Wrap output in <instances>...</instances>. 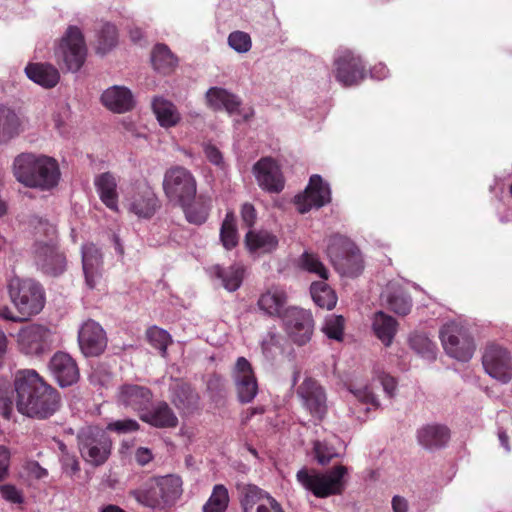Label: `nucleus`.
<instances>
[{
	"mask_svg": "<svg viewBox=\"0 0 512 512\" xmlns=\"http://www.w3.org/2000/svg\"><path fill=\"white\" fill-rule=\"evenodd\" d=\"M14 390L16 408L24 416L45 420L61 407L59 392L35 370H18L14 376Z\"/></svg>",
	"mask_w": 512,
	"mask_h": 512,
	"instance_id": "obj_1",
	"label": "nucleus"
},
{
	"mask_svg": "<svg viewBox=\"0 0 512 512\" xmlns=\"http://www.w3.org/2000/svg\"><path fill=\"white\" fill-rule=\"evenodd\" d=\"M16 179L30 188L50 190L57 186L60 169L57 161L49 156L21 153L13 162Z\"/></svg>",
	"mask_w": 512,
	"mask_h": 512,
	"instance_id": "obj_2",
	"label": "nucleus"
},
{
	"mask_svg": "<svg viewBox=\"0 0 512 512\" xmlns=\"http://www.w3.org/2000/svg\"><path fill=\"white\" fill-rule=\"evenodd\" d=\"M182 484L177 475L152 476L129 490L128 495L143 507L162 510L173 506L181 497Z\"/></svg>",
	"mask_w": 512,
	"mask_h": 512,
	"instance_id": "obj_3",
	"label": "nucleus"
},
{
	"mask_svg": "<svg viewBox=\"0 0 512 512\" xmlns=\"http://www.w3.org/2000/svg\"><path fill=\"white\" fill-rule=\"evenodd\" d=\"M347 475L348 468L341 464L335 465L325 473L303 467L296 473V480L315 497L328 498L343 494L346 488L345 477Z\"/></svg>",
	"mask_w": 512,
	"mask_h": 512,
	"instance_id": "obj_4",
	"label": "nucleus"
},
{
	"mask_svg": "<svg viewBox=\"0 0 512 512\" xmlns=\"http://www.w3.org/2000/svg\"><path fill=\"white\" fill-rule=\"evenodd\" d=\"M7 289L10 300L19 314L29 319L43 309L45 293L35 280L14 276L9 279Z\"/></svg>",
	"mask_w": 512,
	"mask_h": 512,
	"instance_id": "obj_5",
	"label": "nucleus"
},
{
	"mask_svg": "<svg viewBox=\"0 0 512 512\" xmlns=\"http://www.w3.org/2000/svg\"><path fill=\"white\" fill-rule=\"evenodd\" d=\"M327 255L334 268L343 276L357 277L364 269L360 250L347 237L332 236L327 246Z\"/></svg>",
	"mask_w": 512,
	"mask_h": 512,
	"instance_id": "obj_6",
	"label": "nucleus"
},
{
	"mask_svg": "<svg viewBox=\"0 0 512 512\" xmlns=\"http://www.w3.org/2000/svg\"><path fill=\"white\" fill-rule=\"evenodd\" d=\"M162 186L167 199L177 205L186 206L196 199V178L183 166L168 168L164 173Z\"/></svg>",
	"mask_w": 512,
	"mask_h": 512,
	"instance_id": "obj_7",
	"label": "nucleus"
},
{
	"mask_svg": "<svg viewBox=\"0 0 512 512\" xmlns=\"http://www.w3.org/2000/svg\"><path fill=\"white\" fill-rule=\"evenodd\" d=\"M77 440L80 454L87 463L97 467L108 460L112 441L101 428L93 426L83 428L79 432Z\"/></svg>",
	"mask_w": 512,
	"mask_h": 512,
	"instance_id": "obj_8",
	"label": "nucleus"
},
{
	"mask_svg": "<svg viewBox=\"0 0 512 512\" xmlns=\"http://www.w3.org/2000/svg\"><path fill=\"white\" fill-rule=\"evenodd\" d=\"M440 339L449 356L464 362L472 358L475 344L464 325L457 322L446 323L440 330Z\"/></svg>",
	"mask_w": 512,
	"mask_h": 512,
	"instance_id": "obj_9",
	"label": "nucleus"
},
{
	"mask_svg": "<svg viewBox=\"0 0 512 512\" xmlns=\"http://www.w3.org/2000/svg\"><path fill=\"white\" fill-rule=\"evenodd\" d=\"M56 55L67 70L71 72L80 70L86 60L87 48L84 35L78 27L67 28L60 40Z\"/></svg>",
	"mask_w": 512,
	"mask_h": 512,
	"instance_id": "obj_10",
	"label": "nucleus"
},
{
	"mask_svg": "<svg viewBox=\"0 0 512 512\" xmlns=\"http://www.w3.org/2000/svg\"><path fill=\"white\" fill-rule=\"evenodd\" d=\"M333 73L341 85L351 87L365 79L367 70L361 56L347 49L334 59Z\"/></svg>",
	"mask_w": 512,
	"mask_h": 512,
	"instance_id": "obj_11",
	"label": "nucleus"
},
{
	"mask_svg": "<svg viewBox=\"0 0 512 512\" xmlns=\"http://www.w3.org/2000/svg\"><path fill=\"white\" fill-rule=\"evenodd\" d=\"M282 320L289 337L295 344L302 346L311 340L314 331V319L309 310L290 307Z\"/></svg>",
	"mask_w": 512,
	"mask_h": 512,
	"instance_id": "obj_12",
	"label": "nucleus"
},
{
	"mask_svg": "<svg viewBox=\"0 0 512 512\" xmlns=\"http://www.w3.org/2000/svg\"><path fill=\"white\" fill-rule=\"evenodd\" d=\"M482 364L494 379L502 383H508L512 379V357L506 348L495 343L487 345Z\"/></svg>",
	"mask_w": 512,
	"mask_h": 512,
	"instance_id": "obj_13",
	"label": "nucleus"
},
{
	"mask_svg": "<svg viewBox=\"0 0 512 512\" xmlns=\"http://www.w3.org/2000/svg\"><path fill=\"white\" fill-rule=\"evenodd\" d=\"M51 330L40 324H30L20 329L17 337L21 352L26 355H41L50 350L52 344Z\"/></svg>",
	"mask_w": 512,
	"mask_h": 512,
	"instance_id": "obj_14",
	"label": "nucleus"
},
{
	"mask_svg": "<svg viewBox=\"0 0 512 512\" xmlns=\"http://www.w3.org/2000/svg\"><path fill=\"white\" fill-rule=\"evenodd\" d=\"M231 377L239 402L242 404L252 402L258 393V383L253 367L245 357L237 358L231 370Z\"/></svg>",
	"mask_w": 512,
	"mask_h": 512,
	"instance_id": "obj_15",
	"label": "nucleus"
},
{
	"mask_svg": "<svg viewBox=\"0 0 512 512\" xmlns=\"http://www.w3.org/2000/svg\"><path fill=\"white\" fill-rule=\"evenodd\" d=\"M331 201V191L320 175H312L303 194L295 197L294 203L299 213L304 214L314 208H321Z\"/></svg>",
	"mask_w": 512,
	"mask_h": 512,
	"instance_id": "obj_16",
	"label": "nucleus"
},
{
	"mask_svg": "<svg viewBox=\"0 0 512 512\" xmlns=\"http://www.w3.org/2000/svg\"><path fill=\"white\" fill-rule=\"evenodd\" d=\"M253 174L261 189L269 193H280L285 179L277 162L271 157H262L253 165Z\"/></svg>",
	"mask_w": 512,
	"mask_h": 512,
	"instance_id": "obj_17",
	"label": "nucleus"
},
{
	"mask_svg": "<svg viewBox=\"0 0 512 512\" xmlns=\"http://www.w3.org/2000/svg\"><path fill=\"white\" fill-rule=\"evenodd\" d=\"M297 395L314 418L318 420L324 418L327 413L326 394L316 380L306 378L297 388Z\"/></svg>",
	"mask_w": 512,
	"mask_h": 512,
	"instance_id": "obj_18",
	"label": "nucleus"
},
{
	"mask_svg": "<svg viewBox=\"0 0 512 512\" xmlns=\"http://www.w3.org/2000/svg\"><path fill=\"white\" fill-rule=\"evenodd\" d=\"M78 342L82 353L86 357H95L104 352L107 346V337L100 324L88 320L79 330Z\"/></svg>",
	"mask_w": 512,
	"mask_h": 512,
	"instance_id": "obj_19",
	"label": "nucleus"
},
{
	"mask_svg": "<svg viewBox=\"0 0 512 512\" xmlns=\"http://www.w3.org/2000/svg\"><path fill=\"white\" fill-rule=\"evenodd\" d=\"M35 262L41 271L50 276H58L66 269V258L52 243L35 244Z\"/></svg>",
	"mask_w": 512,
	"mask_h": 512,
	"instance_id": "obj_20",
	"label": "nucleus"
},
{
	"mask_svg": "<svg viewBox=\"0 0 512 512\" xmlns=\"http://www.w3.org/2000/svg\"><path fill=\"white\" fill-rule=\"evenodd\" d=\"M153 393L150 388L137 384H123L118 389L117 401L125 408H130L137 412L141 418L142 412H145L151 406Z\"/></svg>",
	"mask_w": 512,
	"mask_h": 512,
	"instance_id": "obj_21",
	"label": "nucleus"
},
{
	"mask_svg": "<svg viewBox=\"0 0 512 512\" xmlns=\"http://www.w3.org/2000/svg\"><path fill=\"white\" fill-rule=\"evenodd\" d=\"M170 401L181 415L186 416L199 409L200 395L190 383L176 380L170 386Z\"/></svg>",
	"mask_w": 512,
	"mask_h": 512,
	"instance_id": "obj_22",
	"label": "nucleus"
},
{
	"mask_svg": "<svg viewBox=\"0 0 512 512\" xmlns=\"http://www.w3.org/2000/svg\"><path fill=\"white\" fill-rule=\"evenodd\" d=\"M288 295L286 290L280 286H271L260 294L257 306L266 316L282 319L286 315Z\"/></svg>",
	"mask_w": 512,
	"mask_h": 512,
	"instance_id": "obj_23",
	"label": "nucleus"
},
{
	"mask_svg": "<svg viewBox=\"0 0 512 512\" xmlns=\"http://www.w3.org/2000/svg\"><path fill=\"white\" fill-rule=\"evenodd\" d=\"M49 368L61 387H68L79 379L76 361L65 352H56L49 362Z\"/></svg>",
	"mask_w": 512,
	"mask_h": 512,
	"instance_id": "obj_24",
	"label": "nucleus"
},
{
	"mask_svg": "<svg viewBox=\"0 0 512 512\" xmlns=\"http://www.w3.org/2000/svg\"><path fill=\"white\" fill-rule=\"evenodd\" d=\"M102 264V254L100 253L99 249L92 243L83 245V272L85 276V282L91 289L95 288L102 278Z\"/></svg>",
	"mask_w": 512,
	"mask_h": 512,
	"instance_id": "obj_25",
	"label": "nucleus"
},
{
	"mask_svg": "<svg viewBox=\"0 0 512 512\" xmlns=\"http://www.w3.org/2000/svg\"><path fill=\"white\" fill-rule=\"evenodd\" d=\"M143 422L160 429L176 428L179 424L178 417L166 401H159L151 408L142 412Z\"/></svg>",
	"mask_w": 512,
	"mask_h": 512,
	"instance_id": "obj_26",
	"label": "nucleus"
},
{
	"mask_svg": "<svg viewBox=\"0 0 512 512\" xmlns=\"http://www.w3.org/2000/svg\"><path fill=\"white\" fill-rule=\"evenodd\" d=\"M105 107L116 113H124L134 106L131 91L124 86H113L105 90L101 96Z\"/></svg>",
	"mask_w": 512,
	"mask_h": 512,
	"instance_id": "obj_27",
	"label": "nucleus"
},
{
	"mask_svg": "<svg viewBox=\"0 0 512 512\" xmlns=\"http://www.w3.org/2000/svg\"><path fill=\"white\" fill-rule=\"evenodd\" d=\"M26 76L34 83L50 89L55 87L59 80V71L48 63H29L25 67Z\"/></svg>",
	"mask_w": 512,
	"mask_h": 512,
	"instance_id": "obj_28",
	"label": "nucleus"
},
{
	"mask_svg": "<svg viewBox=\"0 0 512 512\" xmlns=\"http://www.w3.org/2000/svg\"><path fill=\"white\" fill-rule=\"evenodd\" d=\"M417 439L419 444L425 448H441L448 443L450 430L442 424H428L418 430Z\"/></svg>",
	"mask_w": 512,
	"mask_h": 512,
	"instance_id": "obj_29",
	"label": "nucleus"
},
{
	"mask_svg": "<svg viewBox=\"0 0 512 512\" xmlns=\"http://www.w3.org/2000/svg\"><path fill=\"white\" fill-rule=\"evenodd\" d=\"M94 184L101 201L113 211H118L117 180L111 172L98 175Z\"/></svg>",
	"mask_w": 512,
	"mask_h": 512,
	"instance_id": "obj_30",
	"label": "nucleus"
},
{
	"mask_svg": "<svg viewBox=\"0 0 512 512\" xmlns=\"http://www.w3.org/2000/svg\"><path fill=\"white\" fill-rule=\"evenodd\" d=\"M209 106L213 110L225 109L229 114L238 112L241 105L239 98L226 89L212 87L206 93Z\"/></svg>",
	"mask_w": 512,
	"mask_h": 512,
	"instance_id": "obj_31",
	"label": "nucleus"
},
{
	"mask_svg": "<svg viewBox=\"0 0 512 512\" xmlns=\"http://www.w3.org/2000/svg\"><path fill=\"white\" fill-rule=\"evenodd\" d=\"M372 327L377 338L385 346H390L397 332L398 322L392 316L378 311L374 314Z\"/></svg>",
	"mask_w": 512,
	"mask_h": 512,
	"instance_id": "obj_32",
	"label": "nucleus"
},
{
	"mask_svg": "<svg viewBox=\"0 0 512 512\" xmlns=\"http://www.w3.org/2000/svg\"><path fill=\"white\" fill-rule=\"evenodd\" d=\"M152 109L162 127H174L181 120L180 113L176 106L163 97H155L153 99Z\"/></svg>",
	"mask_w": 512,
	"mask_h": 512,
	"instance_id": "obj_33",
	"label": "nucleus"
},
{
	"mask_svg": "<svg viewBox=\"0 0 512 512\" xmlns=\"http://www.w3.org/2000/svg\"><path fill=\"white\" fill-rule=\"evenodd\" d=\"M21 130V121L16 112L0 104V144L8 143L18 136Z\"/></svg>",
	"mask_w": 512,
	"mask_h": 512,
	"instance_id": "obj_34",
	"label": "nucleus"
},
{
	"mask_svg": "<svg viewBox=\"0 0 512 512\" xmlns=\"http://www.w3.org/2000/svg\"><path fill=\"white\" fill-rule=\"evenodd\" d=\"M158 207V199L149 189L135 194L130 203V210L138 217L143 218H151Z\"/></svg>",
	"mask_w": 512,
	"mask_h": 512,
	"instance_id": "obj_35",
	"label": "nucleus"
},
{
	"mask_svg": "<svg viewBox=\"0 0 512 512\" xmlns=\"http://www.w3.org/2000/svg\"><path fill=\"white\" fill-rule=\"evenodd\" d=\"M314 303L323 309L332 310L337 304L335 291L325 281H315L310 286Z\"/></svg>",
	"mask_w": 512,
	"mask_h": 512,
	"instance_id": "obj_36",
	"label": "nucleus"
},
{
	"mask_svg": "<svg viewBox=\"0 0 512 512\" xmlns=\"http://www.w3.org/2000/svg\"><path fill=\"white\" fill-rule=\"evenodd\" d=\"M214 275L222 281L223 287L229 292L236 291L242 284L244 269L240 265H231L223 268L219 265L213 267Z\"/></svg>",
	"mask_w": 512,
	"mask_h": 512,
	"instance_id": "obj_37",
	"label": "nucleus"
},
{
	"mask_svg": "<svg viewBox=\"0 0 512 512\" xmlns=\"http://www.w3.org/2000/svg\"><path fill=\"white\" fill-rule=\"evenodd\" d=\"M191 201L184 209L186 219L189 223L201 225L206 222L211 208V199L204 195H199L194 203Z\"/></svg>",
	"mask_w": 512,
	"mask_h": 512,
	"instance_id": "obj_38",
	"label": "nucleus"
},
{
	"mask_svg": "<svg viewBox=\"0 0 512 512\" xmlns=\"http://www.w3.org/2000/svg\"><path fill=\"white\" fill-rule=\"evenodd\" d=\"M245 244L250 251L271 252L276 249L278 239L267 231H249L245 236Z\"/></svg>",
	"mask_w": 512,
	"mask_h": 512,
	"instance_id": "obj_39",
	"label": "nucleus"
},
{
	"mask_svg": "<svg viewBox=\"0 0 512 512\" xmlns=\"http://www.w3.org/2000/svg\"><path fill=\"white\" fill-rule=\"evenodd\" d=\"M151 61L153 67L163 74H168L172 72L174 68L177 66L178 62L177 58L165 44H157L154 47L152 51Z\"/></svg>",
	"mask_w": 512,
	"mask_h": 512,
	"instance_id": "obj_40",
	"label": "nucleus"
},
{
	"mask_svg": "<svg viewBox=\"0 0 512 512\" xmlns=\"http://www.w3.org/2000/svg\"><path fill=\"white\" fill-rule=\"evenodd\" d=\"M240 503L243 512H253V507L260 503H266V498L271 497L264 490L253 484H246L239 487Z\"/></svg>",
	"mask_w": 512,
	"mask_h": 512,
	"instance_id": "obj_41",
	"label": "nucleus"
},
{
	"mask_svg": "<svg viewBox=\"0 0 512 512\" xmlns=\"http://www.w3.org/2000/svg\"><path fill=\"white\" fill-rule=\"evenodd\" d=\"M118 42V31L115 25L104 23L97 32L96 52L106 54L111 51Z\"/></svg>",
	"mask_w": 512,
	"mask_h": 512,
	"instance_id": "obj_42",
	"label": "nucleus"
},
{
	"mask_svg": "<svg viewBox=\"0 0 512 512\" xmlns=\"http://www.w3.org/2000/svg\"><path fill=\"white\" fill-rule=\"evenodd\" d=\"M220 240L227 250L235 248L238 244L236 218L233 211H229L225 215L220 229Z\"/></svg>",
	"mask_w": 512,
	"mask_h": 512,
	"instance_id": "obj_43",
	"label": "nucleus"
},
{
	"mask_svg": "<svg viewBox=\"0 0 512 512\" xmlns=\"http://www.w3.org/2000/svg\"><path fill=\"white\" fill-rule=\"evenodd\" d=\"M229 504L228 489L222 485L214 486L212 493L203 506V512H225Z\"/></svg>",
	"mask_w": 512,
	"mask_h": 512,
	"instance_id": "obj_44",
	"label": "nucleus"
},
{
	"mask_svg": "<svg viewBox=\"0 0 512 512\" xmlns=\"http://www.w3.org/2000/svg\"><path fill=\"white\" fill-rule=\"evenodd\" d=\"M388 308L400 316H406L412 308V299L402 289L391 292L387 297Z\"/></svg>",
	"mask_w": 512,
	"mask_h": 512,
	"instance_id": "obj_45",
	"label": "nucleus"
},
{
	"mask_svg": "<svg viewBox=\"0 0 512 512\" xmlns=\"http://www.w3.org/2000/svg\"><path fill=\"white\" fill-rule=\"evenodd\" d=\"M409 343L410 347L418 354L427 358L435 357L436 345L426 334L413 333L409 338Z\"/></svg>",
	"mask_w": 512,
	"mask_h": 512,
	"instance_id": "obj_46",
	"label": "nucleus"
},
{
	"mask_svg": "<svg viewBox=\"0 0 512 512\" xmlns=\"http://www.w3.org/2000/svg\"><path fill=\"white\" fill-rule=\"evenodd\" d=\"M148 342L156 349L159 350L160 354L165 357L167 354L168 345L172 342L170 334L157 326L150 327L146 332Z\"/></svg>",
	"mask_w": 512,
	"mask_h": 512,
	"instance_id": "obj_47",
	"label": "nucleus"
},
{
	"mask_svg": "<svg viewBox=\"0 0 512 512\" xmlns=\"http://www.w3.org/2000/svg\"><path fill=\"white\" fill-rule=\"evenodd\" d=\"M300 267L309 273L318 275L323 280L328 279V270L316 254L304 252L300 257Z\"/></svg>",
	"mask_w": 512,
	"mask_h": 512,
	"instance_id": "obj_48",
	"label": "nucleus"
},
{
	"mask_svg": "<svg viewBox=\"0 0 512 512\" xmlns=\"http://www.w3.org/2000/svg\"><path fill=\"white\" fill-rule=\"evenodd\" d=\"M345 319L341 315H330L325 319L322 331L329 338L337 341L343 339Z\"/></svg>",
	"mask_w": 512,
	"mask_h": 512,
	"instance_id": "obj_49",
	"label": "nucleus"
},
{
	"mask_svg": "<svg viewBox=\"0 0 512 512\" xmlns=\"http://www.w3.org/2000/svg\"><path fill=\"white\" fill-rule=\"evenodd\" d=\"M313 451L315 459L322 466L328 465L334 458L340 456L333 446L321 441L314 443Z\"/></svg>",
	"mask_w": 512,
	"mask_h": 512,
	"instance_id": "obj_50",
	"label": "nucleus"
},
{
	"mask_svg": "<svg viewBox=\"0 0 512 512\" xmlns=\"http://www.w3.org/2000/svg\"><path fill=\"white\" fill-rule=\"evenodd\" d=\"M229 46L239 53H245L251 48V38L249 34L242 31H234L228 37Z\"/></svg>",
	"mask_w": 512,
	"mask_h": 512,
	"instance_id": "obj_51",
	"label": "nucleus"
},
{
	"mask_svg": "<svg viewBox=\"0 0 512 512\" xmlns=\"http://www.w3.org/2000/svg\"><path fill=\"white\" fill-rule=\"evenodd\" d=\"M351 392L353 393L355 398L362 404L371 405L375 409H377L380 405L369 386L351 389Z\"/></svg>",
	"mask_w": 512,
	"mask_h": 512,
	"instance_id": "obj_52",
	"label": "nucleus"
},
{
	"mask_svg": "<svg viewBox=\"0 0 512 512\" xmlns=\"http://www.w3.org/2000/svg\"><path fill=\"white\" fill-rule=\"evenodd\" d=\"M0 493L1 496L8 502L14 504H22L24 502L22 491L17 489V487L12 484L0 485Z\"/></svg>",
	"mask_w": 512,
	"mask_h": 512,
	"instance_id": "obj_53",
	"label": "nucleus"
},
{
	"mask_svg": "<svg viewBox=\"0 0 512 512\" xmlns=\"http://www.w3.org/2000/svg\"><path fill=\"white\" fill-rule=\"evenodd\" d=\"M107 429L110 431H115L120 434L128 433L137 431L139 429V424L136 420L133 419L117 420L109 423L107 425Z\"/></svg>",
	"mask_w": 512,
	"mask_h": 512,
	"instance_id": "obj_54",
	"label": "nucleus"
},
{
	"mask_svg": "<svg viewBox=\"0 0 512 512\" xmlns=\"http://www.w3.org/2000/svg\"><path fill=\"white\" fill-rule=\"evenodd\" d=\"M60 461L62 464L63 472L68 476L73 477L80 471V464L76 456L69 453H63Z\"/></svg>",
	"mask_w": 512,
	"mask_h": 512,
	"instance_id": "obj_55",
	"label": "nucleus"
},
{
	"mask_svg": "<svg viewBox=\"0 0 512 512\" xmlns=\"http://www.w3.org/2000/svg\"><path fill=\"white\" fill-rule=\"evenodd\" d=\"M203 149L205 157L210 163L221 168L224 166L223 155L215 145L207 143L204 145Z\"/></svg>",
	"mask_w": 512,
	"mask_h": 512,
	"instance_id": "obj_56",
	"label": "nucleus"
},
{
	"mask_svg": "<svg viewBox=\"0 0 512 512\" xmlns=\"http://www.w3.org/2000/svg\"><path fill=\"white\" fill-rule=\"evenodd\" d=\"M10 450L4 445H0V481H3L8 476L10 466Z\"/></svg>",
	"mask_w": 512,
	"mask_h": 512,
	"instance_id": "obj_57",
	"label": "nucleus"
},
{
	"mask_svg": "<svg viewBox=\"0 0 512 512\" xmlns=\"http://www.w3.org/2000/svg\"><path fill=\"white\" fill-rule=\"evenodd\" d=\"M241 219L247 227H252L256 221V210L250 203H244L241 207Z\"/></svg>",
	"mask_w": 512,
	"mask_h": 512,
	"instance_id": "obj_58",
	"label": "nucleus"
},
{
	"mask_svg": "<svg viewBox=\"0 0 512 512\" xmlns=\"http://www.w3.org/2000/svg\"><path fill=\"white\" fill-rule=\"evenodd\" d=\"M256 512H284L281 504L273 497H267L266 503H260Z\"/></svg>",
	"mask_w": 512,
	"mask_h": 512,
	"instance_id": "obj_59",
	"label": "nucleus"
},
{
	"mask_svg": "<svg viewBox=\"0 0 512 512\" xmlns=\"http://www.w3.org/2000/svg\"><path fill=\"white\" fill-rule=\"evenodd\" d=\"M26 470L35 479H42L48 476V471L37 461H30L26 465Z\"/></svg>",
	"mask_w": 512,
	"mask_h": 512,
	"instance_id": "obj_60",
	"label": "nucleus"
},
{
	"mask_svg": "<svg viewBox=\"0 0 512 512\" xmlns=\"http://www.w3.org/2000/svg\"><path fill=\"white\" fill-rule=\"evenodd\" d=\"M0 317L4 320L19 323L27 321L28 318L25 315H16L12 312V310L8 306H3L0 308Z\"/></svg>",
	"mask_w": 512,
	"mask_h": 512,
	"instance_id": "obj_61",
	"label": "nucleus"
},
{
	"mask_svg": "<svg viewBox=\"0 0 512 512\" xmlns=\"http://www.w3.org/2000/svg\"><path fill=\"white\" fill-rule=\"evenodd\" d=\"M135 459L139 465L144 466V465L148 464L153 459V455H152V452L148 448L139 447L136 450Z\"/></svg>",
	"mask_w": 512,
	"mask_h": 512,
	"instance_id": "obj_62",
	"label": "nucleus"
},
{
	"mask_svg": "<svg viewBox=\"0 0 512 512\" xmlns=\"http://www.w3.org/2000/svg\"><path fill=\"white\" fill-rule=\"evenodd\" d=\"M381 384L383 386L384 391L392 397L395 389H396V380L394 377L384 374L380 378Z\"/></svg>",
	"mask_w": 512,
	"mask_h": 512,
	"instance_id": "obj_63",
	"label": "nucleus"
},
{
	"mask_svg": "<svg viewBox=\"0 0 512 512\" xmlns=\"http://www.w3.org/2000/svg\"><path fill=\"white\" fill-rule=\"evenodd\" d=\"M1 415L3 418L9 420L13 412V400L9 397L1 398Z\"/></svg>",
	"mask_w": 512,
	"mask_h": 512,
	"instance_id": "obj_64",
	"label": "nucleus"
}]
</instances>
